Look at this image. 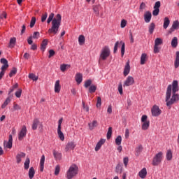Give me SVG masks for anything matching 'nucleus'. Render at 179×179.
<instances>
[{
    "label": "nucleus",
    "instance_id": "1",
    "mask_svg": "<svg viewBox=\"0 0 179 179\" xmlns=\"http://www.w3.org/2000/svg\"><path fill=\"white\" fill-rule=\"evenodd\" d=\"M178 81L177 80H173L172 83V85H169L168 86L166 92L165 99L167 107H170V106H173L174 103H177V101H178L179 94H177V92H178Z\"/></svg>",
    "mask_w": 179,
    "mask_h": 179
},
{
    "label": "nucleus",
    "instance_id": "2",
    "mask_svg": "<svg viewBox=\"0 0 179 179\" xmlns=\"http://www.w3.org/2000/svg\"><path fill=\"white\" fill-rule=\"evenodd\" d=\"M55 15L54 13H52L49 15L48 18L47 20L48 24H50L52 22V27L48 30V33L51 34H57L58 31H59V27H61V20H62V16L60 14H57L55 17H54Z\"/></svg>",
    "mask_w": 179,
    "mask_h": 179
},
{
    "label": "nucleus",
    "instance_id": "3",
    "mask_svg": "<svg viewBox=\"0 0 179 179\" xmlns=\"http://www.w3.org/2000/svg\"><path fill=\"white\" fill-rule=\"evenodd\" d=\"M79 171V168L76 164H72L66 172V177L67 179H72L76 177Z\"/></svg>",
    "mask_w": 179,
    "mask_h": 179
},
{
    "label": "nucleus",
    "instance_id": "4",
    "mask_svg": "<svg viewBox=\"0 0 179 179\" xmlns=\"http://www.w3.org/2000/svg\"><path fill=\"white\" fill-rule=\"evenodd\" d=\"M110 54H111L110 48L108 46H104L101 50L99 62H101V61H106V59L110 57Z\"/></svg>",
    "mask_w": 179,
    "mask_h": 179
},
{
    "label": "nucleus",
    "instance_id": "5",
    "mask_svg": "<svg viewBox=\"0 0 179 179\" xmlns=\"http://www.w3.org/2000/svg\"><path fill=\"white\" fill-rule=\"evenodd\" d=\"M162 162H163V152H159L152 158V164L153 166H159Z\"/></svg>",
    "mask_w": 179,
    "mask_h": 179
},
{
    "label": "nucleus",
    "instance_id": "6",
    "mask_svg": "<svg viewBox=\"0 0 179 179\" xmlns=\"http://www.w3.org/2000/svg\"><path fill=\"white\" fill-rule=\"evenodd\" d=\"M120 44L122 45V48H121V55L122 57H124V54H125V43H124L122 41H121L120 42L117 41L115 43V46H114V50H113V52L115 54V52H117V50H118V45H120Z\"/></svg>",
    "mask_w": 179,
    "mask_h": 179
},
{
    "label": "nucleus",
    "instance_id": "7",
    "mask_svg": "<svg viewBox=\"0 0 179 179\" xmlns=\"http://www.w3.org/2000/svg\"><path fill=\"white\" fill-rule=\"evenodd\" d=\"M160 6H162V3L158 1L155 2L154 5V10L152 11L153 16H157L160 12Z\"/></svg>",
    "mask_w": 179,
    "mask_h": 179
},
{
    "label": "nucleus",
    "instance_id": "8",
    "mask_svg": "<svg viewBox=\"0 0 179 179\" xmlns=\"http://www.w3.org/2000/svg\"><path fill=\"white\" fill-rule=\"evenodd\" d=\"M151 113L152 117H159L162 114V110L157 105H155L151 109Z\"/></svg>",
    "mask_w": 179,
    "mask_h": 179
},
{
    "label": "nucleus",
    "instance_id": "9",
    "mask_svg": "<svg viewBox=\"0 0 179 179\" xmlns=\"http://www.w3.org/2000/svg\"><path fill=\"white\" fill-rule=\"evenodd\" d=\"M135 83V80L134 79V77L132 76H128L126 79V80L124 82L123 86L125 87V86H132Z\"/></svg>",
    "mask_w": 179,
    "mask_h": 179
},
{
    "label": "nucleus",
    "instance_id": "10",
    "mask_svg": "<svg viewBox=\"0 0 179 179\" xmlns=\"http://www.w3.org/2000/svg\"><path fill=\"white\" fill-rule=\"evenodd\" d=\"M27 132V129L26 128V126H22L21 131L19 133L18 135V139L19 141H22L24 136H26V134Z\"/></svg>",
    "mask_w": 179,
    "mask_h": 179
},
{
    "label": "nucleus",
    "instance_id": "11",
    "mask_svg": "<svg viewBox=\"0 0 179 179\" xmlns=\"http://www.w3.org/2000/svg\"><path fill=\"white\" fill-rule=\"evenodd\" d=\"M13 138L12 137V134H10L8 137V141H4L3 145L4 148H7L8 149H12V142Z\"/></svg>",
    "mask_w": 179,
    "mask_h": 179
},
{
    "label": "nucleus",
    "instance_id": "12",
    "mask_svg": "<svg viewBox=\"0 0 179 179\" xmlns=\"http://www.w3.org/2000/svg\"><path fill=\"white\" fill-rule=\"evenodd\" d=\"M152 20V13L150 11H145L144 13V21L145 23H150Z\"/></svg>",
    "mask_w": 179,
    "mask_h": 179
},
{
    "label": "nucleus",
    "instance_id": "13",
    "mask_svg": "<svg viewBox=\"0 0 179 179\" xmlns=\"http://www.w3.org/2000/svg\"><path fill=\"white\" fill-rule=\"evenodd\" d=\"M129 72H131V66L129 65V61H128L127 62L126 65L124 66L123 75L124 76H128Z\"/></svg>",
    "mask_w": 179,
    "mask_h": 179
},
{
    "label": "nucleus",
    "instance_id": "14",
    "mask_svg": "<svg viewBox=\"0 0 179 179\" xmlns=\"http://www.w3.org/2000/svg\"><path fill=\"white\" fill-rule=\"evenodd\" d=\"M1 64H3L1 69V71H6L7 68H9V64H8V60L5 58H2L0 60Z\"/></svg>",
    "mask_w": 179,
    "mask_h": 179
},
{
    "label": "nucleus",
    "instance_id": "15",
    "mask_svg": "<svg viewBox=\"0 0 179 179\" xmlns=\"http://www.w3.org/2000/svg\"><path fill=\"white\" fill-rule=\"evenodd\" d=\"M75 143L73 141L69 142L66 145L65 150L66 152H69V150H73L75 149Z\"/></svg>",
    "mask_w": 179,
    "mask_h": 179
},
{
    "label": "nucleus",
    "instance_id": "16",
    "mask_svg": "<svg viewBox=\"0 0 179 179\" xmlns=\"http://www.w3.org/2000/svg\"><path fill=\"white\" fill-rule=\"evenodd\" d=\"M104 143H106V139L101 138L95 147V152H99V150H100V148H101V146H103V145H104Z\"/></svg>",
    "mask_w": 179,
    "mask_h": 179
},
{
    "label": "nucleus",
    "instance_id": "17",
    "mask_svg": "<svg viewBox=\"0 0 179 179\" xmlns=\"http://www.w3.org/2000/svg\"><path fill=\"white\" fill-rule=\"evenodd\" d=\"M12 99H13V95L8 96L3 103L1 105V108H6V106H8V104L12 101Z\"/></svg>",
    "mask_w": 179,
    "mask_h": 179
},
{
    "label": "nucleus",
    "instance_id": "18",
    "mask_svg": "<svg viewBox=\"0 0 179 179\" xmlns=\"http://www.w3.org/2000/svg\"><path fill=\"white\" fill-rule=\"evenodd\" d=\"M45 162V156L44 155H43L41 156V158L40 160V166H39L40 171H41V172L44 171V162Z\"/></svg>",
    "mask_w": 179,
    "mask_h": 179
},
{
    "label": "nucleus",
    "instance_id": "19",
    "mask_svg": "<svg viewBox=\"0 0 179 179\" xmlns=\"http://www.w3.org/2000/svg\"><path fill=\"white\" fill-rule=\"evenodd\" d=\"M138 176L140 178H146V176H148V171H146V168H143L142 170H141L138 173Z\"/></svg>",
    "mask_w": 179,
    "mask_h": 179
},
{
    "label": "nucleus",
    "instance_id": "20",
    "mask_svg": "<svg viewBox=\"0 0 179 179\" xmlns=\"http://www.w3.org/2000/svg\"><path fill=\"white\" fill-rule=\"evenodd\" d=\"M23 157H26V154L24 152H20L17 155L16 160L17 164H20V162H22V159H23Z\"/></svg>",
    "mask_w": 179,
    "mask_h": 179
},
{
    "label": "nucleus",
    "instance_id": "21",
    "mask_svg": "<svg viewBox=\"0 0 179 179\" xmlns=\"http://www.w3.org/2000/svg\"><path fill=\"white\" fill-rule=\"evenodd\" d=\"M97 125H99L97 120H94L92 122L88 124L89 129L90 131H93V129H94Z\"/></svg>",
    "mask_w": 179,
    "mask_h": 179
},
{
    "label": "nucleus",
    "instance_id": "22",
    "mask_svg": "<svg viewBox=\"0 0 179 179\" xmlns=\"http://www.w3.org/2000/svg\"><path fill=\"white\" fill-rule=\"evenodd\" d=\"M53 156L55 160H61V159H62V154L55 150H53Z\"/></svg>",
    "mask_w": 179,
    "mask_h": 179
},
{
    "label": "nucleus",
    "instance_id": "23",
    "mask_svg": "<svg viewBox=\"0 0 179 179\" xmlns=\"http://www.w3.org/2000/svg\"><path fill=\"white\" fill-rule=\"evenodd\" d=\"M146 61H148V55L143 53L141 56V65H145Z\"/></svg>",
    "mask_w": 179,
    "mask_h": 179
},
{
    "label": "nucleus",
    "instance_id": "24",
    "mask_svg": "<svg viewBox=\"0 0 179 179\" xmlns=\"http://www.w3.org/2000/svg\"><path fill=\"white\" fill-rule=\"evenodd\" d=\"M61 92V85H59V80H57L55 84V92L59 93Z\"/></svg>",
    "mask_w": 179,
    "mask_h": 179
},
{
    "label": "nucleus",
    "instance_id": "25",
    "mask_svg": "<svg viewBox=\"0 0 179 179\" xmlns=\"http://www.w3.org/2000/svg\"><path fill=\"white\" fill-rule=\"evenodd\" d=\"M174 66L176 69H177V68H178L179 66V51H177L176 53V59L174 62Z\"/></svg>",
    "mask_w": 179,
    "mask_h": 179
},
{
    "label": "nucleus",
    "instance_id": "26",
    "mask_svg": "<svg viewBox=\"0 0 179 179\" xmlns=\"http://www.w3.org/2000/svg\"><path fill=\"white\" fill-rule=\"evenodd\" d=\"M83 78V76H82V73H78L76 75V81L77 82V83L78 85L82 83Z\"/></svg>",
    "mask_w": 179,
    "mask_h": 179
},
{
    "label": "nucleus",
    "instance_id": "27",
    "mask_svg": "<svg viewBox=\"0 0 179 179\" xmlns=\"http://www.w3.org/2000/svg\"><path fill=\"white\" fill-rule=\"evenodd\" d=\"M39 124H40V120H38V119H34L32 123V129L34 131H36Z\"/></svg>",
    "mask_w": 179,
    "mask_h": 179
},
{
    "label": "nucleus",
    "instance_id": "28",
    "mask_svg": "<svg viewBox=\"0 0 179 179\" xmlns=\"http://www.w3.org/2000/svg\"><path fill=\"white\" fill-rule=\"evenodd\" d=\"M57 135L60 141H65V136L64 135V133L61 131V129H57Z\"/></svg>",
    "mask_w": 179,
    "mask_h": 179
},
{
    "label": "nucleus",
    "instance_id": "29",
    "mask_svg": "<svg viewBox=\"0 0 179 179\" xmlns=\"http://www.w3.org/2000/svg\"><path fill=\"white\" fill-rule=\"evenodd\" d=\"M48 45V41L47 39H44L41 43V51L43 52L45 51V48Z\"/></svg>",
    "mask_w": 179,
    "mask_h": 179
},
{
    "label": "nucleus",
    "instance_id": "30",
    "mask_svg": "<svg viewBox=\"0 0 179 179\" xmlns=\"http://www.w3.org/2000/svg\"><path fill=\"white\" fill-rule=\"evenodd\" d=\"M29 178L30 179H33V178L34 177V175L36 174V171H34V168L31 167L29 170Z\"/></svg>",
    "mask_w": 179,
    "mask_h": 179
},
{
    "label": "nucleus",
    "instance_id": "31",
    "mask_svg": "<svg viewBox=\"0 0 179 179\" xmlns=\"http://www.w3.org/2000/svg\"><path fill=\"white\" fill-rule=\"evenodd\" d=\"M170 25V20L168 18V17H165L164 19V29H167L169 26Z\"/></svg>",
    "mask_w": 179,
    "mask_h": 179
},
{
    "label": "nucleus",
    "instance_id": "32",
    "mask_svg": "<svg viewBox=\"0 0 179 179\" xmlns=\"http://www.w3.org/2000/svg\"><path fill=\"white\" fill-rule=\"evenodd\" d=\"M16 44V38H10L8 47L9 48H13Z\"/></svg>",
    "mask_w": 179,
    "mask_h": 179
},
{
    "label": "nucleus",
    "instance_id": "33",
    "mask_svg": "<svg viewBox=\"0 0 179 179\" xmlns=\"http://www.w3.org/2000/svg\"><path fill=\"white\" fill-rule=\"evenodd\" d=\"M171 45L173 48H176L178 45V38L177 37H173L171 41Z\"/></svg>",
    "mask_w": 179,
    "mask_h": 179
},
{
    "label": "nucleus",
    "instance_id": "34",
    "mask_svg": "<svg viewBox=\"0 0 179 179\" xmlns=\"http://www.w3.org/2000/svg\"><path fill=\"white\" fill-rule=\"evenodd\" d=\"M150 125V122H143L142 127H141L143 131H146L149 128Z\"/></svg>",
    "mask_w": 179,
    "mask_h": 179
},
{
    "label": "nucleus",
    "instance_id": "35",
    "mask_svg": "<svg viewBox=\"0 0 179 179\" xmlns=\"http://www.w3.org/2000/svg\"><path fill=\"white\" fill-rule=\"evenodd\" d=\"M166 160H171L173 159V152H171V150H168L166 155Z\"/></svg>",
    "mask_w": 179,
    "mask_h": 179
},
{
    "label": "nucleus",
    "instance_id": "36",
    "mask_svg": "<svg viewBox=\"0 0 179 179\" xmlns=\"http://www.w3.org/2000/svg\"><path fill=\"white\" fill-rule=\"evenodd\" d=\"M85 40L86 39L85 38V36L80 35L78 37V43H79L80 45H83V44H85Z\"/></svg>",
    "mask_w": 179,
    "mask_h": 179
},
{
    "label": "nucleus",
    "instance_id": "37",
    "mask_svg": "<svg viewBox=\"0 0 179 179\" xmlns=\"http://www.w3.org/2000/svg\"><path fill=\"white\" fill-rule=\"evenodd\" d=\"M24 167L25 170H29V167H30V159L27 158L24 164Z\"/></svg>",
    "mask_w": 179,
    "mask_h": 179
},
{
    "label": "nucleus",
    "instance_id": "38",
    "mask_svg": "<svg viewBox=\"0 0 179 179\" xmlns=\"http://www.w3.org/2000/svg\"><path fill=\"white\" fill-rule=\"evenodd\" d=\"M155 22H152L149 26V33L150 34H153V31H155Z\"/></svg>",
    "mask_w": 179,
    "mask_h": 179
},
{
    "label": "nucleus",
    "instance_id": "39",
    "mask_svg": "<svg viewBox=\"0 0 179 179\" xmlns=\"http://www.w3.org/2000/svg\"><path fill=\"white\" fill-rule=\"evenodd\" d=\"M163 44V40L160 38H157L155 41V45L159 46Z\"/></svg>",
    "mask_w": 179,
    "mask_h": 179
},
{
    "label": "nucleus",
    "instance_id": "40",
    "mask_svg": "<svg viewBox=\"0 0 179 179\" xmlns=\"http://www.w3.org/2000/svg\"><path fill=\"white\" fill-rule=\"evenodd\" d=\"M16 73H17V69L13 67L9 73L10 78H12V76H14Z\"/></svg>",
    "mask_w": 179,
    "mask_h": 179
},
{
    "label": "nucleus",
    "instance_id": "41",
    "mask_svg": "<svg viewBox=\"0 0 179 179\" xmlns=\"http://www.w3.org/2000/svg\"><path fill=\"white\" fill-rule=\"evenodd\" d=\"M121 142H122V137H121V136H118L115 138V143L117 146H120V145H121Z\"/></svg>",
    "mask_w": 179,
    "mask_h": 179
},
{
    "label": "nucleus",
    "instance_id": "42",
    "mask_svg": "<svg viewBox=\"0 0 179 179\" xmlns=\"http://www.w3.org/2000/svg\"><path fill=\"white\" fill-rule=\"evenodd\" d=\"M29 78L34 81L38 80V77L36 76L34 73H29Z\"/></svg>",
    "mask_w": 179,
    "mask_h": 179
},
{
    "label": "nucleus",
    "instance_id": "43",
    "mask_svg": "<svg viewBox=\"0 0 179 179\" xmlns=\"http://www.w3.org/2000/svg\"><path fill=\"white\" fill-rule=\"evenodd\" d=\"M111 135H113V127H109L106 135L107 139H110V138H111Z\"/></svg>",
    "mask_w": 179,
    "mask_h": 179
},
{
    "label": "nucleus",
    "instance_id": "44",
    "mask_svg": "<svg viewBox=\"0 0 179 179\" xmlns=\"http://www.w3.org/2000/svg\"><path fill=\"white\" fill-rule=\"evenodd\" d=\"M172 28H173L175 30H178L179 29V22L178 20L174 21L172 24Z\"/></svg>",
    "mask_w": 179,
    "mask_h": 179
},
{
    "label": "nucleus",
    "instance_id": "45",
    "mask_svg": "<svg viewBox=\"0 0 179 179\" xmlns=\"http://www.w3.org/2000/svg\"><path fill=\"white\" fill-rule=\"evenodd\" d=\"M35 24H36V17H32L30 22L29 27H31V29H33Z\"/></svg>",
    "mask_w": 179,
    "mask_h": 179
},
{
    "label": "nucleus",
    "instance_id": "46",
    "mask_svg": "<svg viewBox=\"0 0 179 179\" xmlns=\"http://www.w3.org/2000/svg\"><path fill=\"white\" fill-rule=\"evenodd\" d=\"M142 145H138L136 148V156H138L139 155V153H141V152H142Z\"/></svg>",
    "mask_w": 179,
    "mask_h": 179
},
{
    "label": "nucleus",
    "instance_id": "47",
    "mask_svg": "<svg viewBox=\"0 0 179 179\" xmlns=\"http://www.w3.org/2000/svg\"><path fill=\"white\" fill-rule=\"evenodd\" d=\"M97 87H96L95 85H91L89 88V92L90 93H94Z\"/></svg>",
    "mask_w": 179,
    "mask_h": 179
},
{
    "label": "nucleus",
    "instance_id": "48",
    "mask_svg": "<svg viewBox=\"0 0 179 179\" xmlns=\"http://www.w3.org/2000/svg\"><path fill=\"white\" fill-rule=\"evenodd\" d=\"M48 17V14L47 13H45L43 15H42V17H41L42 23H44V22L47 20Z\"/></svg>",
    "mask_w": 179,
    "mask_h": 179
},
{
    "label": "nucleus",
    "instance_id": "49",
    "mask_svg": "<svg viewBox=\"0 0 179 179\" xmlns=\"http://www.w3.org/2000/svg\"><path fill=\"white\" fill-rule=\"evenodd\" d=\"M32 38L37 39L38 37H40V32L35 31L32 36H31Z\"/></svg>",
    "mask_w": 179,
    "mask_h": 179
},
{
    "label": "nucleus",
    "instance_id": "50",
    "mask_svg": "<svg viewBox=\"0 0 179 179\" xmlns=\"http://www.w3.org/2000/svg\"><path fill=\"white\" fill-rule=\"evenodd\" d=\"M60 170H61V168L59 165H57L55 170V176H58V174H59Z\"/></svg>",
    "mask_w": 179,
    "mask_h": 179
},
{
    "label": "nucleus",
    "instance_id": "51",
    "mask_svg": "<svg viewBox=\"0 0 179 179\" xmlns=\"http://www.w3.org/2000/svg\"><path fill=\"white\" fill-rule=\"evenodd\" d=\"M101 98L100 96L97 97V101H96V107H101Z\"/></svg>",
    "mask_w": 179,
    "mask_h": 179
},
{
    "label": "nucleus",
    "instance_id": "52",
    "mask_svg": "<svg viewBox=\"0 0 179 179\" xmlns=\"http://www.w3.org/2000/svg\"><path fill=\"white\" fill-rule=\"evenodd\" d=\"M15 96L17 97V99H20V97L22 96V89H19V90L15 92Z\"/></svg>",
    "mask_w": 179,
    "mask_h": 179
},
{
    "label": "nucleus",
    "instance_id": "53",
    "mask_svg": "<svg viewBox=\"0 0 179 179\" xmlns=\"http://www.w3.org/2000/svg\"><path fill=\"white\" fill-rule=\"evenodd\" d=\"M125 26H127V20H122L121 24H120V27L122 29H124V27H125Z\"/></svg>",
    "mask_w": 179,
    "mask_h": 179
},
{
    "label": "nucleus",
    "instance_id": "54",
    "mask_svg": "<svg viewBox=\"0 0 179 179\" xmlns=\"http://www.w3.org/2000/svg\"><path fill=\"white\" fill-rule=\"evenodd\" d=\"M90 85H92V80H88L85 81L84 86H85V87L87 88V87H89V86H90Z\"/></svg>",
    "mask_w": 179,
    "mask_h": 179
},
{
    "label": "nucleus",
    "instance_id": "55",
    "mask_svg": "<svg viewBox=\"0 0 179 179\" xmlns=\"http://www.w3.org/2000/svg\"><path fill=\"white\" fill-rule=\"evenodd\" d=\"M66 66H68V65L66 64H62L60 66V70L62 71V72H65V71H66Z\"/></svg>",
    "mask_w": 179,
    "mask_h": 179
},
{
    "label": "nucleus",
    "instance_id": "56",
    "mask_svg": "<svg viewBox=\"0 0 179 179\" xmlns=\"http://www.w3.org/2000/svg\"><path fill=\"white\" fill-rule=\"evenodd\" d=\"M160 52V49L159 48V46L155 45L154 46V52L155 54H157Z\"/></svg>",
    "mask_w": 179,
    "mask_h": 179
},
{
    "label": "nucleus",
    "instance_id": "57",
    "mask_svg": "<svg viewBox=\"0 0 179 179\" xmlns=\"http://www.w3.org/2000/svg\"><path fill=\"white\" fill-rule=\"evenodd\" d=\"M54 55H55V51H54V50H50L48 57L51 58V57H54Z\"/></svg>",
    "mask_w": 179,
    "mask_h": 179
},
{
    "label": "nucleus",
    "instance_id": "58",
    "mask_svg": "<svg viewBox=\"0 0 179 179\" xmlns=\"http://www.w3.org/2000/svg\"><path fill=\"white\" fill-rule=\"evenodd\" d=\"M141 122H148V116L146 115L142 116Z\"/></svg>",
    "mask_w": 179,
    "mask_h": 179
},
{
    "label": "nucleus",
    "instance_id": "59",
    "mask_svg": "<svg viewBox=\"0 0 179 179\" xmlns=\"http://www.w3.org/2000/svg\"><path fill=\"white\" fill-rule=\"evenodd\" d=\"M128 162H129V159H128V157H124L123 159V163H124L125 167H127L128 166Z\"/></svg>",
    "mask_w": 179,
    "mask_h": 179
},
{
    "label": "nucleus",
    "instance_id": "60",
    "mask_svg": "<svg viewBox=\"0 0 179 179\" xmlns=\"http://www.w3.org/2000/svg\"><path fill=\"white\" fill-rule=\"evenodd\" d=\"M93 10L96 15H99V6H94Z\"/></svg>",
    "mask_w": 179,
    "mask_h": 179
},
{
    "label": "nucleus",
    "instance_id": "61",
    "mask_svg": "<svg viewBox=\"0 0 179 179\" xmlns=\"http://www.w3.org/2000/svg\"><path fill=\"white\" fill-rule=\"evenodd\" d=\"M118 92L120 93V94H122L123 92H122V84H119L118 85Z\"/></svg>",
    "mask_w": 179,
    "mask_h": 179
},
{
    "label": "nucleus",
    "instance_id": "62",
    "mask_svg": "<svg viewBox=\"0 0 179 179\" xmlns=\"http://www.w3.org/2000/svg\"><path fill=\"white\" fill-rule=\"evenodd\" d=\"M124 136H125L126 139H128V138H129V129H125Z\"/></svg>",
    "mask_w": 179,
    "mask_h": 179
},
{
    "label": "nucleus",
    "instance_id": "63",
    "mask_svg": "<svg viewBox=\"0 0 179 179\" xmlns=\"http://www.w3.org/2000/svg\"><path fill=\"white\" fill-rule=\"evenodd\" d=\"M14 110H21L20 106H19L17 103H15L13 106Z\"/></svg>",
    "mask_w": 179,
    "mask_h": 179
},
{
    "label": "nucleus",
    "instance_id": "64",
    "mask_svg": "<svg viewBox=\"0 0 179 179\" xmlns=\"http://www.w3.org/2000/svg\"><path fill=\"white\" fill-rule=\"evenodd\" d=\"M83 108L87 112H89V106L85 105V102L83 101L82 103Z\"/></svg>",
    "mask_w": 179,
    "mask_h": 179
}]
</instances>
